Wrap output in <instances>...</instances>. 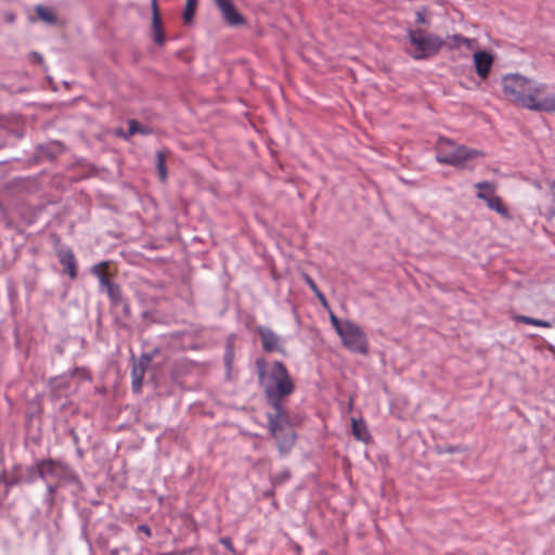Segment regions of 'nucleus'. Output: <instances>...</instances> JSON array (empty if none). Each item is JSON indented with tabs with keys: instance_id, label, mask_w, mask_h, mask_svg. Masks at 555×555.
<instances>
[{
	"instance_id": "6",
	"label": "nucleus",
	"mask_w": 555,
	"mask_h": 555,
	"mask_svg": "<svg viewBox=\"0 0 555 555\" xmlns=\"http://www.w3.org/2000/svg\"><path fill=\"white\" fill-rule=\"evenodd\" d=\"M338 336L341 339L343 346L350 352L363 356L369 353L370 348L366 334L357 323L351 321Z\"/></svg>"
},
{
	"instance_id": "19",
	"label": "nucleus",
	"mask_w": 555,
	"mask_h": 555,
	"mask_svg": "<svg viewBox=\"0 0 555 555\" xmlns=\"http://www.w3.org/2000/svg\"><path fill=\"white\" fill-rule=\"evenodd\" d=\"M513 319L515 321H517V322H521V323L533 325V326H538V327L548 328V327L552 326L548 321H544V320H540V319H534V318L527 317V315H521V314L514 315Z\"/></svg>"
},
{
	"instance_id": "24",
	"label": "nucleus",
	"mask_w": 555,
	"mask_h": 555,
	"mask_svg": "<svg viewBox=\"0 0 555 555\" xmlns=\"http://www.w3.org/2000/svg\"><path fill=\"white\" fill-rule=\"evenodd\" d=\"M196 4H197V0H186L185 10L183 13V20L186 24L193 20Z\"/></svg>"
},
{
	"instance_id": "26",
	"label": "nucleus",
	"mask_w": 555,
	"mask_h": 555,
	"mask_svg": "<svg viewBox=\"0 0 555 555\" xmlns=\"http://www.w3.org/2000/svg\"><path fill=\"white\" fill-rule=\"evenodd\" d=\"M304 279L314 294H317L320 291L315 282L308 274H305Z\"/></svg>"
},
{
	"instance_id": "9",
	"label": "nucleus",
	"mask_w": 555,
	"mask_h": 555,
	"mask_svg": "<svg viewBox=\"0 0 555 555\" xmlns=\"http://www.w3.org/2000/svg\"><path fill=\"white\" fill-rule=\"evenodd\" d=\"M215 3L229 26L236 27L246 23L245 17L236 10L232 0H215Z\"/></svg>"
},
{
	"instance_id": "10",
	"label": "nucleus",
	"mask_w": 555,
	"mask_h": 555,
	"mask_svg": "<svg viewBox=\"0 0 555 555\" xmlns=\"http://www.w3.org/2000/svg\"><path fill=\"white\" fill-rule=\"evenodd\" d=\"M473 59L478 77L487 79L493 64V56L489 52L477 51Z\"/></svg>"
},
{
	"instance_id": "22",
	"label": "nucleus",
	"mask_w": 555,
	"mask_h": 555,
	"mask_svg": "<svg viewBox=\"0 0 555 555\" xmlns=\"http://www.w3.org/2000/svg\"><path fill=\"white\" fill-rule=\"evenodd\" d=\"M104 289L106 291V293L113 304L117 305L120 301L121 291L117 284L112 283V284L107 285V287H105Z\"/></svg>"
},
{
	"instance_id": "5",
	"label": "nucleus",
	"mask_w": 555,
	"mask_h": 555,
	"mask_svg": "<svg viewBox=\"0 0 555 555\" xmlns=\"http://www.w3.org/2000/svg\"><path fill=\"white\" fill-rule=\"evenodd\" d=\"M38 476L44 480L55 481L56 485L72 479L73 473L69 466L56 460H42L36 464Z\"/></svg>"
},
{
	"instance_id": "16",
	"label": "nucleus",
	"mask_w": 555,
	"mask_h": 555,
	"mask_svg": "<svg viewBox=\"0 0 555 555\" xmlns=\"http://www.w3.org/2000/svg\"><path fill=\"white\" fill-rule=\"evenodd\" d=\"M450 48H460L461 46H465L467 49H473L476 44L475 39L465 38L461 35H453L447 38V41H444Z\"/></svg>"
},
{
	"instance_id": "18",
	"label": "nucleus",
	"mask_w": 555,
	"mask_h": 555,
	"mask_svg": "<svg viewBox=\"0 0 555 555\" xmlns=\"http://www.w3.org/2000/svg\"><path fill=\"white\" fill-rule=\"evenodd\" d=\"M352 435L356 439L366 441L370 438V434L366 429L365 424L362 421L352 418Z\"/></svg>"
},
{
	"instance_id": "12",
	"label": "nucleus",
	"mask_w": 555,
	"mask_h": 555,
	"mask_svg": "<svg viewBox=\"0 0 555 555\" xmlns=\"http://www.w3.org/2000/svg\"><path fill=\"white\" fill-rule=\"evenodd\" d=\"M57 257L60 262L66 268L68 275L70 279H76L77 269H76V259L70 248L64 247L57 251Z\"/></svg>"
},
{
	"instance_id": "7",
	"label": "nucleus",
	"mask_w": 555,
	"mask_h": 555,
	"mask_svg": "<svg viewBox=\"0 0 555 555\" xmlns=\"http://www.w3.org/2000/svg\"><path fill=\"white\" fill-rule=\"evenodd\" d=\"M531 96L528 99L526 108L535 112H555V92L550 91L544 83L535 82Z\"/></svg>"
},
{
	"instance_id": "29",
	"label": "nucleus",
	"mask_w": 555,
	"mask_h": 555,
	"mask_svg": "<svg viewBox=\"0 0 555 555\" xmlns=\"http://www.w3.org/2000/svg\"><path fill=\"white\" fill-rule=\"evenodd\" d=\"M550 189H551L554 202H555V180L551 183Z\"/></svg>"
},
{
	"instance_id": "1",
	"label": "nucleus",
	"mask_w": 555,
	"mask_h": 555,
	"mask_svg": "<svg viewBox=\"0 0 555 555\" xmlns=\"http://www.w3.org/2000/svg\"><path fill=\"white\" fill-rule=\"evenodd\" d=\"M259 385L268 404L274 410L268 415L269 429L282 453L288 452L295 442V433L288 427V414L283 400L294 393L296 386L281 361L269 363L264 358L255 361Z\"/></svg>"
},
{
	"instance_id": "2",
	"label": "nucleus",
	"mask_w": 555,
	"mask_h": 555,
	"mask_svg": "<svg viewBox=\"0 0 555 555\" xmlns=\"http://www.w3.org/2000/svg\"><path fill=\"white\" fill-rule=\"evenodd\" d=\"M483 156V152L457 144L447 138H439L437 141L436 159L443 165L465 168L468 162Z\"/></svg>"
},
{
	"instance_id": "20",
	"label": "nucleus",
	"mask_w": 555,
	"mask_h": 555,
	"mask_svg": "<svg viewBox=\"0 0 555 555\" xmlns=\"http://www.w3.org/2000/svg\"><path fill=\"white\" fill-rule=\"evenodd\" d=\"M36 13H37V16L41 21H43V22H46L48 24H53L56 21V17H55L53 11L48 9V8H44L42 5H37L36 7Z\"/></svg>"
},
{
	"instance_id": "27",
	"label": "nucleus",
	"mask_w": 555,
	"mask_h": 555,
	"mask_svg": "<svg viewBox=\"0 0 555 555\" xmlns=\"http://www.w3.org/2000/svg\"><path fill=\"white\" fill-rule=\"evenodd\" d=\"M416 22L418 24H426L427 23V20L424 15V12L423 11H417L416 12Z\"/></svg>"
},
{
	"instance_id": "11",
	"label": "nucleus",
	"mask_w": 555,
	"mask_h": 555,
	"mask_svg": "<svg viewBox=\"0 0 555 555\" xmlns=\"http://www.w3.org/2000/svg\"><path fill=\"white\" fill-rule=\"evenodd\" d=\"M152 11H153V39L154 42L158 46H163L165 43V33L162 26L160 14L157 7V0H152Z\"/></svg>"
},
{
	"instance_id": "13",
	"label": "nucleus",
	"mask_w": 555,
	"mask_h": 555,
	"mask_svg": "<svg viewBox=\"0 0 555 555\" xmlns=\"http://www.w3.org/2000/svg\"><path fill=\"white\" fill-rule=\"evenodd\" d=\"M109 263L107 261L100 262L95 266H93L91 272L93 275H95L99 281L102 288L107 287V285L112 284L113 282L109 280L111 273L108 271Z\"/></svg>"
},
{
	"instance_id": "8",
	"label": "nucleus",
	"mask_w": 555,
	"mask_h": 555,
	"mask_svg": "<svg viewBox=\"0 0 555 555\" xmlns=\"http://www.w3.org/2000/svg\"><path fill=\"white\" fill-rule=\"evenodd\" d=\"M256 333L259 335L262 349L266 352H280L285 354L284 341L281 336L274 333L270 327L258 326Z\"/></svg>"
},
{
	"instance_id": "15",
	"label": "nucleus",
	"mask_w": 555,
	"mask_h": 555,
	"mask_svg": "<svg viewBox=\"0 0 555 555\" xmlns=\"http://www.w3.org/2000/svg\"><path fill=\"white\" fill-rule=\"evenodd\" d=\"M475 186L478 189L477 197L486 203L495 195L496 185L492 182L482 181L476 183Z\"/></svg>"
},
{
	"instance_id": "31",
	"label": "nucleus",
	"mask_w": 555,
	"mask_h": 555,
	"mask_svg": "<svg viewBox=\"0 0 555 555\" xmlns=\"http://www.w3.org/2000/svg\"><path fill=\"white\" fill-rule=\"evenodd\" d=\"M221 542H222V544H223V545H225L227 547H230V545H231V542H230V540H229V539H222V540H221Z\"/></svg>"
},
{
	"instance_id": "4",
	"label": "nucleus",
	"mask_w": 555,
	"mask_h": 555,
	"mask_svg": "<svg viewBox=\"0 0 555 555\" xmlns=\"http://www.w3.org/2000/svg\"><path fill=\"white\" fill-rule=\"evenodd\" d=\"M537 81L519 74H509L503 77L502 88L504 96L512 103L526 108Z\"/></svg>"
},
{
	"instance_id": "21",
	"label": "nucleus",
	"mask_w": 555,
	"mask_h": 555,
	"mask_svg": "<svg viewBox=\"0 0 555 555\" xmlns=\"http://www.w3.org/2000/svg\"><path fill=\"white\" fill-rule=\"evenodd\" d=\"M165 162H166L165 153L160 152V151L157 152V154H156V167H157L159 179L163 182L166 181V179H167V169H166Z\"/></svg>"
},
{
	"instance_id": "28",
	"label": "nucleus",
	"mask_w": 555,
	"mask_h": 555,
	"mask_svg": "<svg viewBox=\"0 0 555 555\" xmlns=\"http://www.w3.org/2000/svg\"><path fill=\"white\" fill-rule=\"evenodd\" d=\"M315 295H317L318 299L322 302V305L326 307L327 300H326L324 294L321 291H319Z\"/></svg>"
},
{
	"instance_id": "25",
	"label": "nucleus",
	"mask_w": 555,
	"mask_h": 555,
	"mask_svg": "<svg viewBox=\"0 0 555 555\" xmlns=\"http://www.w3.org/2000/svg\"><path fill=\"white\" fill-rule=\"evenodd\" d=\"M135 133H142V134H147L150 133V130L144 128L140 122H138L137 120H130L128 122V135H133Z\"/></svg>"
},
{
	"instance_id": "17",
	"label": "nucleus",
	"mask_w": 555,
	"mask_h": 555,
	"mask_svg": "<svg viewBox=\"0 0 555 555\" xmlns=\"http://www.w3.org/2000/svg\"><path fill=\"white\" fill-rule=\"evenodd\" d=\"M145 373V364H138L134 365L131 371V377H132V388L135 392L140 391L143 383V377Z\"/></svg>"
},
{
	"instance_id": "14",
	"label": "nucleus",
	"mask_w": 555,
	"mask_h": 555,
	"mask_svg": "<svg viewBox=\"0 0 555 555\" xmlns=\"http://www.w3.org/2000/svg\"><path fill=\"white\" fill-rule=\"evenodd\" d=\"M488 208L494 210L496 214L502 216L503 218L509 219L511 215L508 208L503 203L502 198L496 194L489 198L486 203Z\"/></svg>"
},
{
	"instance_id": "23",
	"label": "nucleus",
	"mask_w": 555,
	"mask_h": 555,
	"mask_svg": "<svg viewBox=\"0 0 555 555\" xmlns=\"http://www.w3.org/2000/svg\"><path fill=\"white\" fill-rule=\"evenodd\" d=\"M330 321L337 335H339L341 331L351 323L349 320L340 321L333 312L330 313Z\"/></svg>"
},
{
	"instance_id": "3",
	"label": "nucleus",
	"mask_w": 555,
	"mask_h": 555,
	"mask_svg": "<svg viewBox=\"0 0 555 555\" xmlns=\"http://www.w3.org/2000/svg\"><path fill=\"white\" fill-rule=\"evenodd\" d=\"M410 41L409 54L414 60H425L436 55L444 44V40L423 29H408Z\"/></svg>"
},
{
	"instance_id": "30",
	"label": "nucleus",
	"mask_w": 555,
	"mask_h": 555,
	"mask_svg": "<svg viewBox=\"0 0 555 555\" xmlns=\"http://www.w3.org/2000/svg\"><path fill=\"white\" fill-rule=\"evenodd\" d=\"M140 528H141V530H142L143 532H145L147 535H150V534H151V531H150V529H149L146 526H141Z\"/></svg>"
}]
</instances>
